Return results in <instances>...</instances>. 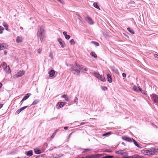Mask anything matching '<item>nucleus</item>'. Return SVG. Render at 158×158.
<instances>
[{"mask_svg": "<svg viewBox=\"0 0 158 158\" xmlns=\"http://www.w3.org/2000/svg\"><path fill=\"white\" fill-rule=\"evenodd\" d=\"M72 71L74 74L78 75L80 73L79 69H82V66H80L77 64H73L71 65Z\"/></svg>", "mask_w": 158, "mask_h": 158, "instance_id": "1", "label": "nucleus"}, {"mask_svg": "<svg viewBox=\"0 0 158 158\" xmlns=\"http://www.w3.org/2000/svg\"><path fill=\"white\" fill-rule=\"evenodd\" d=\"M44 27H40L38 30L37 35V36L40 38L41 42H42L44 37Z\"/></svg>", "mask_w": 158, "mask_h": 158, "instance_id": "2", "label": "nucleus"}, {"mask_svg": "<svg viewBox=\"0 0 158 158\" xmlns=\"http://www.w3.org/2000/svg\"><path fill=\"white\" fill-rule=\"evenodd\" d=\"M158 149L155 148H152L151 150H142V152L145 155H153L155 152L157 151Z\"/></svg>", "mask_w": 158, "mask_h": 158, "instance_id": "3", "label": "nucleus"}, {"mask_svg": "<svg viewBox=\"0 0 158 158\" xmlns=\"http://www.w3.org/2000/svg\"><path fill=\"white\" fill-rule=\"evenodd\" d=\"M2 65L3 66L4 70L6 73H10L11 72V70L10 69V67L5 62H3L2 64Z\"/></svg>", "mask_w": 158, "mask_h": 158, "instance_id": "4", "label": "nucleus"}, {"mask_svg": "<svg viewBox=\"0 0 158 158\" xmlns=\"http://www.w3.org/2000/svg\"><path fill=\"white\" fill-rule=\"evenodd\" d=\"M95 76L102 81L104 82L106 81L105 77L102 75H100L98 73L96 72L94 73Z\"/></svg>", "mask_w": 158, "mask_h": 158, "instance_id": "5", "label": "nucleus"}, {"mask_svg": "<svg viewBox=\"0 0 158 158\" xmlns=\"http://www.w3.org/2000/svg\"><path fill=\"white\" fill-rule=\"evenodd\" d=\"M151 98L152 100L154 103H157L158 102V96L156 94H152L151 95Z\"/></svg>", "mask_w": 158, "mask_h": 158, "instance_id": "6", "label": "nucleus"}, {"mask_svg": "<svg viewBox=\"0 0 158 158\" xmlns=\"http://www.w3.org/2000/svg\"><path fill=\"white\" fill-rule=\"evenodd\" d=\"M24 73L25 71L23 70L19 71L14 76V77L15 78L20 77L24 74Z\"/></svg>", "mask_w": 158, "mask_h": 158, "instance_id": "7", "label": "nucleus"}, {"mask_svg": "<svg viewBox=\"0 0 158 158\" xmlns=\"http://www.w3.org/2000/svg\"><path fill=\"white\" fill-rule=\"evenodd\" d=\"M58 41L62 48H64L65 47L66 45L64 42L61 38L58 39Z\"/></svg>", "mask_w": 158, "mask_h": 158, "instance_id": "8", "label": "nucleus"}, {"mask_svg": "<svg viewBox=\"0 0 158 158\" xmlns=\"http://www.w3.org/2000/svg\"><path fill=\"white\" fill-rule=\"evenodd\" d=\"M66 103L64 102H59L56 105V107L58 109L60 108L63 107L66 104Z\"/></svg>", "mask_w": 158, "mask_h": 158, "instance_id": "9", "label": "nucleus"}, {"mask_svg": "<svg viewBox=\"0 0 158 158\" xmlns=\"http://www.w3.org/2000/svg\"><path fill=\"white\" fill-rule=\"evenodd\" d=\"M8 45L6 43L0 44V50L6 49Z\"/></svg>", "mask_w": 158, "mask_h": 158, "instance_id": "10", "label": "nucleus"}, {"mask_svg": "<svg viewBox=\"0 0 158 158\" xmlns=\"http://www.w3.org/2000/svg\"><path fill=\"white\" fill-rule=\"evenodd\" d=\"M122 139L128 142H131L133 139V138H131L126 136H124L122 137Z\"/></svg>", "mask_w": 158, "mask_h": 158, "instance_id": "11", "label": "nucleus"}, {"mask_svg": "<svg viewBox=\"0 0 158 158\" xmlns=\"http://www.w3.org/2000/svg\"><path fill=\"white\" fill-rule=\"evenodd\" d=\"M86 20L90 24L93 25L94 24L93 21L89 16H87L86 18Z\"/></svg>", "mask_w": 158, "mask_h": 158, "instance_id": "12", "label": "nucleus"}, {"mask_svg": "<svg viewBox=\"0 0 158 158\" xmlns=\"http://www.w3.org/2000/svg\"><path fill=\"white\" fill-rule=\"evenodd\" d=\"M16 41L18 43H20L22 42L23 41L22 37L20 36H18L17 37Z\"/></svg>", "mask_w": 158, "mask_h": 158, "instance_id": "13", "label": "nucleus"}, {"mask_svg": "<svg viewBox=\"0 0 158 158\" xmlns=\"http://www.w3.org/2000/svg\"><path fill=\"white\" fill-rule=\"evenodd\" d=\"M133 89L134 91L137 92H141L142 90L141 88L136 86H134L133 87Z\"/></svg>", "mask_w": 158, "mask_h": 158, "instance_id": "14", "label": "nucleus"}, {"mask_svg": "<svg viewBox=\"0 0 158 158\" xmlns=\"http://www.w3.org/2000/svg\"><path fill=\"white\" fill-rule=\"evenodd\" d=\"M127 158H143V157L139 156L136 155H134L133 156H129L127 157Z\"/></svg>", "mask_w": 158, "mask_h": 158, "instance_id": "15", "label": "nucleus"}, {"mask_svg": "<svg viewBox=\"0 0 158 158\" xmlns=\"http://www.w3.org/2000/svg\"><path fill=\"white\" fill-rule=\"evenodd\" d=\"M28 156H31L33 154V152L32 150H30L28 151L25 152V153Z\"/></svg>", "mask_w": 158, "mask_h": 158, "instance_id": "16", "label": "nucleus"}, {"mask_svg": "<svg viewBox=\"0 0 158 158\" xmlns=\"http://www.w3.org/2000/svg\"><path fill=\"white\" fill-rule=\"evenodd\" d=\"M31 95V94L30 93L27 94L23 98L22 101H24L27 100L30 97V96Z\"/></svg>", "mask_w": 158, "mask_h": 158, "instance_id": "17", "label": "nucleus"}, {"mask_svg": "<svg viewBox=\"0 0 158 158\" xmlns=\"http://www.w3.org/2000/svg\"><path fill=\"white\" fill-rule=\"evenodd\" d=\"M63 34L64 35L65 38L69 40L70 38V36L69 35L67 34V33L66 31H64L63 32Z\"/></svg>", "mask_w": 158, "mask_h": 158, "instance_id": "18", "label": "nucleus"}, {"mask_svg": "<svg viewBox=\"0 0 158 158\" xmlns=\"http://www.w3.org/2000/svg\"><path fill=\"white\" fill-rule=\"evenodd\" d=\"M108 81L110 82L111 83L112 81V79L110 75L109 74H107Z\"/></svg>", "mask_w": 158, "mask_h": 158, "instance_id": "19", "label": "nucleus"}, {"mask_svg": "<svg viewBox=\"0 0 158 158\" xmlns=\"http://www.w3.org/2000/svg\"><path fill=\"white\" fill-rule=\"evenodd\" d=\"M49 76L50 77H53L55 74V72L53 70H52L49 72Z\"/></svg>", "mask_w": 158, "mask_h": 158, "instance_id": "20", "label": "nucleus"}, {"mask_svg": "<svg viewBox=\"0 0 158 158\" xmlns=\"http://www.w3.org/2000/svg\"><path fill=\"white\" fill-rule=\"evenodd\" d=\"M34 151L36 154H39L41 153V151L37 148L34 149Z\"/></svg>", "mask_w": 158, "mask_h": 158, "instance_id": "21", "label": "nucleus"}, {"mask_svg": "<svg viewBox=\"0 0 158 158\" xmlns=\"http://www.w3.org/2000/svg\"><path fill=\"white\" fill-rule=\"evenodd\" d=\"M62 97L64 98L65 101H68L69 100V98L68 96L65 94L63 95Z\"/></svg>", "mask_w": 158, "mask_h": 158, "instance_id": "22", "label": "nucleus"}, {"mask_svg": "<svg viewBox=\"0 0 158 158\" xmlns=\"http://www.w3.org/2000/svg\"><path fill=\"white\" fill-rule=\"evenodd\" d=\"M90 55L92 56V57H93L94 58H97V56L96 55V54L95 53V52H92L90 53Z\"/></svg>", "mask_w": 158, "mask_h": 158, "instance_id": "23", "label": "nucleus"}, {"mask_svg": "<svg viewBox=\"0 0 158 158\" xmlns=\"http://www.w3.org/2000/svg\"><path fill=\"white\" fill-rule=\"evenodd\" d=\"M133 142H134V144L137 147H138L139 148H141L140 146L138 144L137 142L134 139H133L132 140Z\"/></svg>", "mask_w": 158, "mask_h": 158, "instance_id": "24", "label": "nucleus"}, {"mask_svg": "<svg viewBox=\"0 0 158 158\" xmlns=\"http://www.w3.org/2000/svg\"><path fill=\"white\" fill-rule=\"evenodd\" d=\"M128 31L130 32L131 34H134V31L132 28L128 27L127 28Z\"/></svg>", "mask_w": 158, "mask_h": 158, "instance_id": "25", "label": "nucleus"}, {"mask_svg": "<svg viewBox=\"0 0 158 158\" xmlns=\"http://www.w3.org/2000/svg\"><path fill=\"white\" fill-rule=\"evenodd\" d=\"M93 6L95 8L98 9L99 10H100L99 7L98 6V3L96 2H94L93 4Z\"/></svg>", "mask_w": 158, "mask_h": 158, "instance_id": "26", "label": "nucleus"}, {"mask_svg": "<svg viewBox=\"0 0 158 158\" xmlns=\"http://www.w3.org/2000/svg\"><path fill=\"white\" fill-rule=\"evenodd\" d=\"M3 25L5 27L6 30L8 31V26L7 25L6 23H3Z\"/></svg>", "mask_w": 158, "mask_h": 158, "instance_id": "27", "label": "nucleus"}, {"mask_svg": "<svg viewBox=\"0 0 158 158\" xmlns=\"http://www.w3.org/2000/svg\"><path fill=\"white\" fill-rule=\"evenodd\" d=\"M91 150V149H90L88 148V149H85L84 150V151L82 152V153H84L85 152H88Z\"/></svg>", "mask_w": 158, "mask_h": 158, "instance_id": "28", "label": "nucleus"}, {"mask_svg": "<svg viewBox=\"0 0 158 158\" xmlns=\"http://www.w3.org/2000/svg\"><path fill=\"white\" fill-rule=\"evenodd\" d=\"M113 156H106L102 157V158H112Z\"/></svg>", "mask_w": 158, "mask_h": 158, "instance_id": "29", "label": "nucleus"}, {"mask_svg": "<svg viewBox=\"0 0 158 158\" xmlns=\"http://www.w3.org/2000/svg\"><path fill=\"white\" fill-rule=\"evenodd\" d=\"M4 30L3 27L1 26H0V34H2L3 33V30Z\"/></svg>", "mask_w": 158, "mask_h": 158, "instance_id": "30", "label": "nucleus"}, {"mask_svg": "<svg viewBox=\"0 0 158 158\" xmlns=\"http://www.w3.org/2000/svg\"><path fill=\"white\" fill-rule=\"evenodd\" d=\"M123 151L121 150L119 151H116L115 152V153L117 154L122 155Z\"/></svg>", "mask_w": 158, "mask_h": 158, "instance_id": "31", "label": "nucleus"}, {"mask_svg": "<svg viewBox=\"0 0 158 158\" xmlns=\"http://www.w3.org/2000/svg\"><path fill=\"white\" fill-rule=\"evenodd\" d=\"M38 100H36L33 102L32 105H36L38 103Z\"/></svg>", "mask_w": 158, "mask_h": 158, "instance_id": "32", "label": "nucleus"}, {"mask_svg": "<svg viewBox=\"0 0 158 158\" xmlns=\"http://www.w3.org/2000/svg\"><path fill=\"white\" fill-rule=\"evenodd\" d=\"M81 66H82V68H81L82 70H81V69H79L80 71L81 70V71H87L86 69L85 68H84V67H83V66L81 65Z\"/></svg>", "mask_w": 158, "mask_h": 158, "instance_id": "33", "label": "nucleus"}, {"mask_svg": "<svg viewBox=\"0 0 158 158\" xmlns=\"http://www.w3.org/2000/svg\"><path fill=\"white\" fill-rule=\"evenodd\" d=\"M92 42L97 46H98L99 45V44L98 43L96 42L92 41Z\"/></svg>", "mask_w": 158, "mask_h": 158, "instance_id": "34", "label": "nucleus"}, {"mask_svg": "<svg viewBox=\"0 0 158 158\" xmlns=\"http://www.w3.org/2000/svg\"><path fill=\"white\" fill-rule=\"evenodd\" d=\"M27 106H26L23 107H22L20 109L21 111H22L23 110H24L26 108H27Z\"/></svg>", "mask_w": 158, "mask_h": 158, "instance_id": "35", "label": "nucleus"}, {"mask_svg": "<svg viewBox=\"0 0 158 158\" xmlns=\"http://www.w3.org/2000/svg\"><path fill=\"white\" fill-rule=\"evenodd\" d=\"M49 56L51 59H53V54H52V53L51 52H50Z\"/></svg>", "mask_w": 158, "mask_h": 158, "instance_id": "36", "label": "nucleus"}, {"mask_svg": "<svg viewBox=\"0 0 158 158\" xmlns=\"http://www.w3.org/2000/svg\"><path fill=\"white\" fill-rule=\"evenodd\" d=\"M78 100V98L77 97H75V98L74 100V102L75 103H76L77 104Z\"/></svg>", "mask_w": 158, "mask_h": 158, "instance_id": "37", "label": "nucleus"}, {"mask_svg": "<svg viewBox=\"0 0 158 158\" xmlns=\"http://www.w3.org/2000/svg\"><path fill=\"white\" fill-rule=\"evenodd\" d=\"M70 43L71 44H75V42L74 41V40L73 39H71L70 40Z\"/></svg>", "mask_w": 158, "mask_h": 158, "instance_id": "38", "label": "nucleus"}, {"mask_svg": "<svg viewBox=\"0 0 158 158\" xmlns=\"http://www.w3.org/2000/svg\"><path fill=\"white\" fill-rule=\"evenodd\" d=\"M21 111L20 109L18 110L15 112V114H19Z\"/></svg>", "mask_w": 158, "mask_h": 158, "instance_id": "39", "label": "nucleus"}, {"mask_svg": "<svg viewBox=\"0 0 158 158\" xmlns=\"http://www.w3.org/2000/svg\"><path fill=\"white\" fill-rule=\"evenodd\" d=\"M77 15L78 17V19H79V20L81 21H82V19L81 17L79 15Z\"/></svg>", "mask_w": 158, "mask_h": 158, "instance_id": "40", "label": "nucleus"}, {"mask_svg": "<svg viewBox=\"0 0 158 158\" xmlns=\"http://www.w3.org/2000/svg\"><path fill=\"white\" fill-rule=\"evenodd\" d=\"M128 154L127 152H122V155L123 156H127Z\"/></svg>", "mask_w": 158, "mask_h": 158, "instance_id": "41", "label": "nucleus"}, {"mask_svg": "<svg viewBox=\"0 0 158 158\" xmlns=\"http://www.w3.org/2000/svg\"><path fill=\"white\" fill-rule=\"evenodd\" d=\"M110 132H107V133H105V134H103L102 135L103 136H107L109 135H110Z\"/></svg>", "mask_w": 158, "mask_h": 158, "instance_id": "42", "label": "nucleus"}, {"mask_svg": "<svg viewBox=\"0 0 158 158\" xmlns=\"http://www.w3.org/2000/svg\"><path fill=\"white\" fill-rule=\"evenodd\" d=\"M102 90L105 91L107 89V88L106 87H102Z\"/></svg>", "mask_w": 158, "mask_h": 158, "instance_id": "43", "label": "nucleus"}, {"mask_svg": "<svg viewBox=\"0 0 158 158\" xmlns=\"http://www.w3.org/2000/svg\"><path fill=\"white\" fill-rule=\"evenodd\" d=\"M59 2H60L61 4H64V2L63 0H57Z\"/></svg>", "mask_w": 158, "mask_h": 158, "instance_id": "44", "label": "nucleus"}, {"mask_svg": "<svg viewBox=\"0 0 158 158\" xmlns=\"http://www.w3.org/2000/svg\"><path fill=\"white\" fill-rule=\"evenodd\" d=\"M56 135V134H55V133H53V134H52V135L51 137V139H53L54 138V136H55V135Z\"/></svg>", "mask_w": 158, "mask_h": 158, "instance_id": "45", "label": "nucleus"}, {"mask_svg": "<svg viewBox=\"0 0 158 158\" xmlns=\"http://www.w3.org/2000/svg\"><path fill=\"white\" fill-rule=\"evenodd\" d=\"M41 51H42V49L40 48L38 49V50H37V52L39 54L41 53Z\"/></svg>", "mask_w": 158, "mask_h": 158, "instance_id": "46", "label": "nucleus"}, {"mask_svg": "<svg viewBox=\"0 0 158 158\" xmlns=\"http://www.w3.org/2000/svg\"><path fill=\"white\" fill-rule=\"evenodd\" d=\"M114 71L115 72V73H119V72H118V70L117 69H114Z\"/></svg>", "mask_w": 158, "mask_h": 158, "instance_id": "47", "label": "nucleus"}, {"mask_svg": "<svg viewBox=\"0 0 158 158\" xmlns=\"http://www.w3.org/2000/svg\"><path fill=\"white\" fill-rule=\"evenodd\" d=\"M94 157L93 156H88L86 157V158H91Z\"/></svg>", "mask_w": 158, "mask_h": 158, "instance_id": "48", "label": "nucleus"}, {"mask_svg": "<svg viewBox=\"0 0 158 158\" xmlns=\"http://www.w3.org/2000/svg\"><path fill=\"white\" fill-rule=\"evenodd\" d=\"M122 75L123 77H126V75L125 73H123L122 74Z\"/></svg>", "mask_w": 158, "mask_h": 158, "instance_id": "49", "label": "nucleus"}, {"mask_svg": "<svg viewBox=\"0 0 158 158\" xmlns=\"http://www.w3.org/2000/svg\"><path fill=\"white\" fill-rule=\"evenodd\" d=\"M154 56L155 58H158V55L157 54H155Z\"/></svg>", "mask_w": 158, "mask_h": 158, "instance_id": "50", "label": "nucleus"}, {"mask_svg": "<svg viewBox=\"0 0 158 158\" xmlns=\"http://www.w3.org/2000/svg\"><path fill=\"white\" fill-rule=\"evenodd\" d=\"M59 131V129H57L54 132V133H55V134H56V133L58 131Z\"/></svg>", "mask_w": 158, "mask_h": 158, "instance_id": "51", "label": "nucleus"}, {"mask_svg": "<svg viewBox=\"0 0 158 158\" xmlns=\"http://www.w3.org/2000/svg\"><path fill=\"white\" fill-rule=\"evenodd\" d=\"M68 128V127H64V129L65 130H67Z\"/></svg>", "mask_w": 158, "mask_h": 158, "instance_id": "52", "label": "nucleus"}, {"mask_svg": "<svg viewBox=\"0 0 158 158\" xmlns=\"http://www.w3.org/2000/svg\"><path fill=\"white\" fill-rule=\"evenodd\" d=\"M4 52L5 55H6L7 53V52L6 50L4 51Z\"/></svg>", "mask_w": 158, "mask_h": 158, "instance_id": "53", "label": "nucleus"}, {"mask_svg": "<svg viewBox=\"0 0 158 158\" xmlns=\"http://www.w3.org/2000/svg\"><path fill=\"white\" fill-rule=\"evenodd\" d=\"M2 106V104H0V109H1Z\"/></svg>", "mask_w": 158, "mask_h": 158, "instance_id": "54", "label": "nucleus"}, {"mask_svg": "<svg viewBox=\"0 0 158 158\" xmlns=\"http://www.w3.org/2000/svg\"><path fill=\"white\" fill-rule=\"evenodd\" d=\"M2 84L1 83H0V88L2 87Z\"/></svg>", "mask_w": 158, "mask_h": 158, "instance_id": "55", "label": "nucleus"}, {"mask_svg": "<svg viewBox=\"0 0 158 158\" xmlns=\"http://www.w3.org/2000/svg\"><path fill=\"white\" fill-rule=\"evenodd\" d=\"M122 144H123V145H125V144L124 143V142H123V143H122Z\"/></svg>", "mask_w": 158, "mask_h": 158, "instance_id": "56", "label": "nucleus"}, {"mask_svg": "<svg viewBox=\"0 0 158 158\" xmlns=\"http://www.w3.org/2000/svg\"><path fill=\"white\" fill-rule=\"evenodd\" d=\"M72 133H70L69 135V137L70 136H71V135L72 134Z\"/></svg>", "mask_w": 158, "mask_h": 158, "instance_id": "57", "label": "nucleus"}, {"mask_svg": "<svg viewBox=\"0 0 158 158\" xmlns=\"http://www.w3.org/2000/svg\"><path fill=\"white\" fill-rule=\"evenodd\" d=\"M23 101H22H22H21V103H23Z\"/></svg>", "mask_w": 158, "mask_h": 158, "instance_id": "58", "label": "nucleus"}, {"mask_svg": "<svg viewBox=\"0 0 158 158\" xmlns=\"http://www.w3.org/2000/svg\"><path fill=\"white\" fill-rule=\"evenodd\" d=\"M106 152H109V151H106Z\"/></svg>", "mask_w": 158, "mask_h": 158, "instance_id": "59", "label": "nucleus"}]
</instances>
